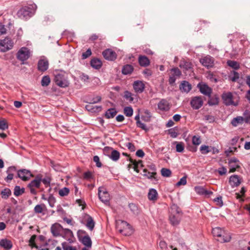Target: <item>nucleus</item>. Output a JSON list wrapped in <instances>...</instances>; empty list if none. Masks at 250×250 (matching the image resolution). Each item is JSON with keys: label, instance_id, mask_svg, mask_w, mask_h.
Returning a JSON list of instances; mask_svg holds the SVG:
<instances>
[{"label": "nucleus", "instance_id": "f257e3e1", "mask_svg": "<svg viewBox=\"0 0 250 250\" xmlns=\"http://www.w3.org/2000/svg\"><path fill=\"white\" fill-rule=\"evenodd\" d=\"M116 229L121 234L129 236L133 232L131 226L126 222L118 220L116 222Z\"/></svg>", "mask_w": 250, "mask_h": 250}, {"label": "nucleus", "instance_id": "f03ea898", "mask_svg": "<svg viewBox=\"0 0 250 250\" xmlns=\"http://www.w3.org/2000/svg\"><path fill=\"white\" fill-rule=\"evenodd\" d=\"M212 233L214 237H218L217 240L222 243L229 242L231 239L230 235L226 234L224 230L219 227L213 228Z\"/></svg>", "mask_w": 250, "mask_h": 250}, {"label": "nucleus", "instance_id": "7ed1b4c3", "mask_svg": "<svg viewBox=\"0 0 250 250\" xmlns=\"http://www.w3.org/2000/svg\"><path fill=\"white\" fill-rule=\"evenodd\" d=\"M42 175L41 174L37 175L35 179L32 180L28 185L30 189V192L33 195H36L37 193L36 188H39L41 184Z\"/></svg>", "mask_w": 250, "mask_h": 250}, {"label": "nucleus", "instance_id": "20e7f679", "mask_svg": "<svg viewBox=\"0 0 250 250\" xmlns=\"http://www.w3.org/2000/svg\"><path fill=\"white\" fill-rule=\"evenodd\" d=\"M31 55V52L30 49L26 47H22L20 49L16 54L17 58L19 61L23 62L28 60Z\"/></svg>", "mask_w": 250, "mask_h": 250}, {"label": "nucleus", "instance_id": "39448f33", "mask_svg": "<svg viewBox=\"0 0 250 250\" xmlns=\"http://www.w3.org/2000/svg\"><path fill=\"white\" fill-rule=\"evenodd\" d=\"M222 98L224 104L227 106H237L238 105V103L235 101V98L230 92L223 93L222 95Z\"/></svg>", "mask_w": 250, "mask_h": 250}, {"label": "nucleus", "instance_id": "423d86ee", "mask_svg": "<svg viewBox=\"0 0 250 250\" xmlns=\"http://www.w3.org/2000/svg\"><path fill=\"white\" fill-rule=\"evenodd\" d=\"M54 81L57 85L63 88L68 86L69 84L65 75L62 73H58L55 75Z\"/></svg>", "mask_w": 250, "mask_h": 250}, {"label": "nucleus", "instance_id": "0eeeda50", "mask_svg": "<svg viewBox=\"0 0 250 250\" xmlns=\"http://www.w3.org/2000/svg\"><path fill=\"white\" fill-rule=\"evenodd\" d=\"M179 67L183 69V72L188 75H190V73L193 72V68L192 63L185 59L180 61Z\"/></svg>", "mask_w": 250, "mask_h": 250}, {"label": "nucleus", "instance_id": "6e6552de", "mask_svg": "<svg viewBox=\"0 0 250 250\" xmlns=\"http://www.w3.org/2000/svg\"><path fill=\"white\" fill-rule=\"evenodd\" d=\"M13 46L11 40L6 38L4 40H0V51L6 52L11 49Z\"/></svg>", "mask_w": 250, "mask_h": 250}, {"label": "nucleus", "instance_id": "1a4fd4ad", "mask_svg": "<svg viewBox=\"0 0 250 250\" xmlns=\"http://www.w3.org/2000/svg\"><path fill=\"white\" fill-rule=\"evenodd\" d=\"M98 195L100 200L106 205L108 204L110 196L108 192L103 187H100L98 189Z\"/></svg>", "mask_w": 250, "mask_h": 250}, {"label": "nucleus", "instance_id": "9d476101", "mask_svg": "<svg viewBox=\"0 0 250 250\" xmlns=\"http://www.w3.org/2000/svg\"><path fill=\"white\" fill-rule=\"evenodd\" d=\"M171 74L169 76L168 82L170 84L175 83L177 78L180 77L182 75L181 71L177 68H173L170 69Z\"/></svg>", "mask_w": 250, "mask_h": 250}, {"label": "nucleus", "instance_id": "9b49d317", "mask_svg": "<svg viewBox=\"0 0 250 250\" xmlns=\"http://www.w3.org/2000/svg\"><path fill=\"white\" fill-rule=\"evenodd\" d=\"M17 175L18 177L24 181H28L31 177H34V175L31 173L30 171L25 169L18 170L17 171Z\"/></svg>", "mask_w": 250, "mask_h": 250}, {"label": "nucleus", "instance_id": "f8f14e48", "mask_svg": "<svg viewBox=\"0 0 250 250\" xmlns=\"http://www.w3.org/2000/svg\"><path fill=\"white\" fill-rule=\"evenodd\" d=\"M203 101L201 97H194L190 101V105L194 109H198L203 105Z\"/></svg>", "mask_w": 250, "mask_h": 250}, {"label": "nucleus", "instance_id": "ddd939ff", "mask_svg": "<svg viewBox=\"0 0 250 250\" xmlns=\"http://www.w3.org/2000/svg\"><path fill=\"white\" fill-rule=\"evenodd\" d=\"M30 8L28 7H23L18 11L17 15L21 19H26L30 17Z\"/></svg>", "mask_w": 250, "mask_h": 250}, {"label": "nucleus", "instance_id": "4468645a", "mask_svg": "<svg viewBox=\"0 0 250 250\" xmlns=\"http://www.w3.org/2000/svg\"><path fill=\"white\" fill-rule=\"evenodd\" d=\"M102 54L105 59L108 61H114L117 58V54L115 52L110 49H106L103 52Z\"/></svg>", "mask_w": 250, "mask_h": 250}, {"label": "nucleus", "instance_id": "2eb2a0df", "mask_svg": "<svg viewBox=\"0 0 250 250\" xmlns=\"http://www.w3.org/2000/svg\"><path fill=\"white\" fill-rule=\"evenodd\" d=\"M197 87L202 94L208 97L210 96L212 89L207 84L199 83Z\"/></svg>", "mask_w": 250, "mask_h": 250}, {"label": "nucleus", "instance_id": "dca6fc26", "mask_svg": "<svg viewBox=\"0 0 250 250\" xmlns=\"http://www.w3.org/2000/svg\"><path fill=\"white\" fill-rule=\"evenodd\" d=\"M240 163L239 160L235 158H232L229 160V172H233L235 171L237 168L240 167Z\"/></svg>", "mask_w": 250, "mask_h": 250}, {"label": "nucleus", "instance_id": "f3484780", "mask_svg": "<svg viewBox=\"0 0 250 250\" xmlns=\"http://www.w3.org/2000/svg\"><path fill=\"white\" fill-rule=\"evenodd\" d=\"M200 62L205 67H211L213 65L214 60L210 56H207L200 60Z\"/></svg>", "mask_w": 250, "mask_h": 250}, {"label": "nucleus", "instance_id": "a211bd4d", "mask_svg": "<svg viewBox=\"0 0 250 250\" xmlns=\"http://www.w3.org/2000/svg\"><path fill=\"white\" fill-rule=\"evenodd\" d=\"M16 172H17V171L15 167H9L6 170L7 176L5 178V181L7 182L11 181L13 179L14 175Z\"/></svg>", "mask_w": 250, "mask_h": 250}, {"label": "nucleus", "instance_id": "6ab92c4d", "mask_svg": "<svg viewBox=\"0 0 250 250\" xmlns=\"http://www.w3.org/2000/svg\"><path fill=\"white\" fill-rule=\"evenodd\" d=\"M133 88L136 93H142L145 89V84L142 81H136L133 84Z\"/></svg>", "mask_w": 250, "mask_h": 250}, {"label": "nucleus", "instance_id": "aec40b11", "mask_svg": "<svg viewBox=\"0 0 250 250\" xmlns=\"http://www.w3.org/2000/svg\"><path fill=\"white\" fill-rule=\"evenodd\" d=\"M38 68L39 70L43 72L46 71L48 68V62L46 59H40L38 63Z\"/></svg>", "mask_w": 250, "mask_h": 250}, {"label": "nucleus", "instance_id": "412c9836", "mask_svg": "<svg viewBox=\"0 0 250 250\" xmlns=\"http://www.w3.org/2000/svg\"><path fill=\"white\" fill-rule=\"evenodd\" d=\"M105 149H108L111 150V154L109 155V157L113 161H117L120 157V152L115 149H113L112 147H106Z\"/></svg>", "mask_w": 250, "mask_h": 250}, {"label": "nucleus", "instance_id": "4be33fe9", "mask_svg": "<svg viewBox=\"0 0 250 250\" xmlns=\"http://www.w3.org/2000/svg\"><path fill=\"white\" fill-rule=\"evenodd\" d=\"M158 107L159 109L163 111H168L170 108L168 102L165 99L160 101L158 104Z\"/></svg>", "mask_w": 250, "mask_h": 250}, {"label": "nucleus", "instance_id": "5701e85b", "mask_svg": "<svg viewBox=\"0 0 250 250\" xmlns=\"http://www.w3.org/2000/svg\"><path fill=\"white\" fill-rule=\"evenodd\" d=\"M0 246L6 250H10L13 245L10 240L7 239H2L0 241Z\"/></svg>", "mask_w": 250, "mask_h": 250}, {"label": "nucleus", "instance_id": "b1692460", "mask_svg": "<svg viewBox=\"0 0 250 250\" xmlns=\"http://www.w3.org/2000/svg\"><path fill=\"white\" fill-rule=\"evenodd\" d=\"M229 183L232 187L238 186L241 183L239 177L236 175L231 176L229 178Z\"/></svg>", "mask_w": 250, "mask_h": 250}, {"label": "nucleus", "instance_id": "393cba45", "mask_svg": "<svg viewBox=\"0 0 250 250\" xmlns=\"http://www.w3.org/2000/svg\"><path fill=\"white\" fill-rule=\"evenodd\" d=\"M181 214H170L169 220L173 226H176L179 224L181 219Z\"/></svg>", "mask_w": 250, "mask_h": 250}, {"label": "nucleus", "instance_id": "a878e982", "mask_svg": "<svg viewBox=\"0 0 250 250\" xmlns=\"http://www.w3.org/2000/svg\"><path fill=\"white\" fill-rule=\"evenodd\" d=\"M85 108L91 112H99L102 110V107L101 106L94 105L92 104L89 103L85 106Z\"/></svg>", "mask_w": 250, "mask_h": 250}, {"label": "nucleus", "instance_id": "bb28decb", "mask_svg": "<svg viewBox=\"0 0 250 250\" xmlns=\"http://www.w3.org/2000/svg\"><path fill=\"white\" fill-rule=\"evenodd\" d=\"M139 64L141 66L146 67L149 65L150 61L146 56L140 55L138 58Z\"/></svg>", "mask_w": 250, "mask_h": 250}, {"label": "nucleus", "instance_id": "cd10ccee", "mask_svg": "<svg viewBox=\"0 0 250 250\" xmlns=\"http://www.w3.org/2000/svg\"><path fill=\"white\" fill-rule=\"evenodd\" d=\"M80 240L86 247L87 248H91L92 246V241L90 237L88 235L82 237L81 239H80Z\"/></svg>", "mask_w": 250, "mask_h": 250}, {"label": "nucleus", "instance_id": "c85d7f7f", "mask_svg": "<svg viewBox=\"0 0 250 250\" xmlns=\"http://www.w3.org/2000/svg\"><path fill=\"white\" fill-rule=\"evenodd\" d=\"M148 198L149 200L155 201L158 199V193L157 190L154 188H151L149 190L147 195Z\"/></svg>", "mask_w": 250, "mask_h": 250}, {"label": "nucleus", "instance_id": "c756f323", "mask_svg": "<svg viewBox=\"0 0 250 250\" xmlns=\"http://www.w3.org/2000/svg\"><path fill=\"white\" fill-rule=\"evenodd\" d=\"M180 90L186 93H188L191 89V84L187 81H183L180 85Z\"/></svg>", "mask_w": 250, "mask_h": 250}, {"label": "nucleus", "instance_id": "7c9ffc66", "mask_svg": "<svg viewBox=\"0 0 250 250\" xmlns=\"http://www.w3.org/2000/svg\"><path fill=\"white\" fill-rule=\"evenodd\" d=\"M143 175L148 179L155 178V176L156 175L155 167H153L152 171H148L146 169H144Z\"/></svg>", "mask_w": 250, "mask_h": 250}, {"label": "nucleus", "instance_id": "2f4dec72", "mask_svg": "<svg viewBox=\"0 0 250 250\" xmlns=\"http://www.w3.org/2000/svg\"><path fill=\"white\" fill-rule=\"evenodd\" d=\"M244 123V118L241 116H238L234 118L231 122V125L233 126H237L239 125H242Z\"/></svg>", "mask_w": 250, "mask_h": 250}, {"label": "nucleus", "instance_id": "473e14b6", "mask_svg": "<svg viewBox=\"0 0 250 250\" xmlns=\"http://www.w3.org/2000/svg\"><path fill=\"white\" fill-rule=\"evenodd\" d=\"M134 68L130 64H126L124 65L122 70V73L124 75L131 74L133 71Z\"/></svg>", "mask_w": 250, "mask_h": 250}, {"label": "nucleus", "instance_id": "72a5a7b5", "mask_svg": "<svg viewBox=\"0 0 250 250\" xmlns=\"http://www.w3.org/2000/svg\"><path fill=\"white\" fill-rule=\"evenodd\" d=\"M151 115L150 111L147 109L144 110L143 114L141 116V119L143 121L149 122L150 121Z\"/></svg>", "mask_w": 250, "mask_h": 250}, {"label": "nucleus", "instance_id": "f704fd0d", "mask_svg": "<svg viewBox=\"0 0 250 250\" xmlns=\"http://www.w3.org/2000/svg\"><path fill=\"white\" fill-rule=\"evenodd\" d=\"M117 111L115 108H111L108 109L105 113V117L107 119L113 118L117 114Z\"/></svg>", "mask_w": 250, "mask_h": 250}, {"label": "nucleus", "instance_id": "c9c22d12", "mask_svg": "<svg viewBox=\"0 0 250 250\" xmlns=\"http://www.w3.org/2000/svg\"><path fill=\"white\" fill-rule=\"evenodd\" d=\"M91 66L95 69H98L101 68L102 65L101 61L98 59H93L90 62Z\"/></svg>", "mask_w": 250, "mask_h": 250}, {"label": "nucleus", "instance_id": "e433bc0d", "mask_svg": "<svg viewBox=\"0 0 250 250\" xmlns=\"http://www.w3.org/2000/svg\"><path fill=\"white\" fill-rule=\"evenodd\" d=\"M86 226L90 230H93L94 228L95 222L93 218L90 216H88V217L86 219Z\"/></svg>", "mask_w": 250, "mask_h": 250}, {"label": "nucleus", "instance_id": "4c0bfd02", "mask_svg": "<svg viewBox=\"0 0 250 250\" xmlns=\"http://www.w3.org/2000/svg\"><path fill=\"white\" fill-rule=\"evenodd\" d=\"M170 214H181V210L180 208L176 205H173L170 208Z\"/></svg>", "mask_w": 250, "mask_h": 250}, {"label": "nucleus", "instance_id": "58836bf2", "mask_svg": "<svg viewBox=\"0 0 250 250\" xmlns=\"http://www.w3.org/2000/svg\"><path fill=\"white\" fill-rule=\"evenodd\" d=\"M195 192L200 195L208 194V192L203 187L196 186L194 188Z\"/></svg>", "mask_w": 250, "mask_h": 250}, {"label": "nucleus", "instance_id": "ea45409f", "mask_svg": "<svg viewBox=\"0 0 250 250\" xmlns=\"http://www.w3.org/2000/svg\"><path fill=\"white\" fill-rule=\"evenodd\" d=\"M227 63L228 66L235 70L238 69L240 67L239 63L236 61L229 60L227 61Z\"/></svg>", "mask_w": 250, "mask_h": 250}, {"label": "nucleus", "instance_id": "a19ab883", "mask_svg": "<svg viewBox=\"0 0 250 250\" xmlns=\"http://www.w3.org/2000/svg\"><path fill=\"white\" fill-rule=\"evenodd\" d=\"M24 188H21L20 186H16L14 188V194L16 196H19L24 192Z\"/></svg>", "mask_w": 250, "mask_h": 250}, {"label": "nucleus", "instance_id": "79ce46f5", "mask_svg": "<svg viewBox=\"0 0 250 250\" xmlns=\"http://www.w3.org/2000/svg\"><path fill=\"white\" fill-rule=\"evenodd\" d=\"M210 98L208 101V104L209 105H217L219 103V98L217 96L209 97Z\"/></svg>", "mask_w": 250, "mask_h": 250}, {"label": "nucleus", "instance_id": "37998d69", "mask_svg": "<svg viewBox=\"0 0 250 250\" xmlns=\"http://www.w3.org/2000/svg\"><path fill=\"white\" fill-rule=\"evenodd\" d=\"M129 161H130V163H131L133 165H134V167H133V168L134 169V170L135 171H136L137 172H139V170L138 169V165L139 164H141V167H143L142 163V161H139V162H137L136 161H134L133 160H132L131 158H130L129 159Z\"/></svg>", "mask_w": 250, "mask_h": 250}, {"label": "nucleus", "instance_id": "c03bdc74", "mask_svg": "<svg viewBox=\"0 0 250 250\" xmlns=\"http://www.w3.org/2000/svg\"><path fill=\"white\" fill-rule=\"evenodd\" d=\"M200 151L203 154H206L209 152L211 151V146H209L206 145H202L201 146L200 148Z\"/></svg>", "mask_w": 250, "mask_h": 250}, {"label": "nucleus", "instance_id": "a18cd8bd", "mask_svg": "<svg viewBox=\"0 0 250 250\" xmlns=\"http://www.w3.org/2000/svg\"><path fill=\"white\" fill-rule=\"evenodd\" d=\"M60 228V226L58 225H53L51 228V232L54 236H58L59 235V229Z\"/></svg>", "mask_w": 250, "mask_h": 250}, {"label": "nucleus", "instance_id": "49530a36", "mask_svg": "<svg viewBox=\"0 0 250 250\" xmlns=\"http://www.w3.org/2000/svg\"><path fill=\"white\" fill-rule=\"evenodd\" d=\"M174 144H176V150L178 152H182L184 149V144L182 142H174Z\"/></svg>", "mask_w": 250, "mask_h": 250}, {"label": "nucleus", "instance_id": "de8ad7c7", "mask_svg": "<svg viewBox=\"0 0 250 250\" xmlns=\"http://www.w3.org/2000/svg\"><path fill=\"white\" fill-rule=\"evenodd\" d=\"M124 114L127 117H131L133 115V110L131 106H127L124 109Z\"/></svg>", "mask_w": 250, "mask_h": 250}, {"label": "nucleus", "instance_id": "09e8293b", "mask_svg": "<svg viewBox=\"0 0 250 250\" xmlns=\"http://www.w3.org/2000/svg\"><path fill=\"white\" fill-rule=\"evenodd\" d=\"M45 206L44 204L37 205L34 209V212L36 213H41L43 212Z\"/></svg>", "mask_w": 250, "mask_h": 250}, {"label": "nucleus", "instance_id": "8fccbe9b", "mask_svg": "<svg viewBox=\"0 0 250 250\" xmlns=\"http://www.w3.org/2000/svg\"><path fill=\"white\" fill-rule=\"evenodd\" d=\"M50 83V79L49 76H43L42 79L41 84L43 86H46L49 85Z\"/></svg>", "mask_w": 250, "mask_h": 250}, {"label": "nucleus", "instance_id": "3c124183", "mask_svg": "<svg viewBox=\"0 0 250 250\" xmlns=\"http://www.w3.org/2000/svg\"><path fill=\"white\" fill-rule=\"evenodd\" d=\"M133 95L128 91H125L124 93V98L129 102H132L134 100Z\"/></svg>", "mask_w": 250, "mask_h": 250}, {"label": "nucleus", "instance_id": "603ef678", "mask_svg": "<svg viewBox=\"0 0 250 250\" xmlns=\"http://www.w3.org/2000/svg\"><path fill=\"white\" fill-rule=\"evenodd\" d=\"M69 192V189L67 188L64 187L59 190V194L62 196H65L68 194Z\"/></svg>", "mask_w": 250, "mask_h": 250}, {"label": "nucleus", "instance_id": "864d4df0", "mask_svg": "<svg viewBox=\"0 0 250 250\" xmlns=\"http://www.w3.org/2000/svg\"><path fill=\"white\" fill-rule=\"evenodd\" d=\"M161 174L163 176L166 177H169L171 174V171L170 169L166 168H163L161 170Z\"/></svg>", "mask_w": 250, "mask_h": 250}, {"label": "nucleus", "instance_id": "5fc2aeb1", "mask_svg": "<svg viewBox=\"0 0 250 250\" xmlns=\"http://www.w3.org/2000/svg\"><path fill=\"white\" fill-rule=\"evenodd\" d=\"M129 208L131 212L134 214H138L139 213V210L137 206L134 204H129Z\"/></svg>", "mask_w": 250, "mask_h": 250}, {"label": "nucleus", "instance_id": "6e6d98bb", "mask_svg": "<svg viewBox=\"0 0 250 250\" xmlns=\"http://www.w3.org/2000/svg\"><path fill=\"white\" fill-rule=\"evenodd\" d=\"M11 190L9 188H5L1 192L2 197L5 199L7 198L11 195Z\"/></svg>", "mask_w": 250, "mask_h": 250}, {"label": "nucleus", "instance_id": "4d7b16f0", "mask_svg": "<svg viewBox=\"0 0 250 250\" xmlns=\"http://www.w3.org/2000/svg\"><path fill=\"white\" fill-rule=\"evenodd\" d=\"M244 122L246 123H250V111L248 110L245 111L243 113Z\"/></svg>", "mask_w": 250, "mask_h": 250}, {"label": "nucleus", "instance_id": "13d9d810", "mask_svg": "<svg viewBox=\"0 0 250 250\" xmlns=\"http://www.w3.org/2000/svg\"><path fill=\"white\" fill-rule=\"evenodd\" d=\"M62 247L63 250H77L76 247L69 245L66 243H62Z\"/></svg>", "mask_w": 250, "mask_h": 250}, {"label": "nucleus", "instance_id": "bf43d9fd", "mask_svg": "<svg viewBox=\"0 0 250 250\" xmlns=\"http://www.w3.org/2000/svg\"><path fill=\"white\" fill-rule=\"evenodd\" d=\"M192 142V144L195 146L199 145L201 143L200 137H197L196 136H193Z\"/></svg>", "mask_w": 250, "mask_h": 250}, {"label": "nucleus", "instance_id": "052dcab7", "mask_svg": "<svg viewBox=\"0 0 250 250\" xmlns=\"http://www.w3.org/2000/svg\"><path fill=\"white\" fill-rule=\"evenodd\" d=\"M136 125L138 127L141 128L142 129L146 131H147L148 130L146 125L145 124L142 123L141 121L137 122Z\"/></svg>", "mask_w": 250, "mask_h": 250}, {"label": "nucleus", "instance_id": "680f3d73", "mask_svg": "<svg viewBox=\"0 0 250 250\" xmlns=\"http://www.w3.org/2000/svg\"><path fill=\"white\" fill-rule=\"evenodd\" d=\"M239 78V74L236 71L233 72V76H229V79L232 82L237 81Z\"/></svg>", "mask_w": 250, "mask_h": 250}, {"label": "nucleus", "instance_id": "e2e57ef3", "mask_svg": "<svg viewBox=\"0 0 250 250\" xmlns=\"http://www.w3.org/2000/svg\"><path fill=\"white\" fill-rule=\"evenodd\" d=\"M8 127V125L5 120H0V129L4 130L7 129Z\"/></svg>", "mask_w": 250, "mask_h": 250}, {"label": "nucleus", "instance_id": "0e129e2a", "mask_svg": "<svg viewBox=\"0 0 250 250\" xmlns=\"http://www.w3.org/2000/svg\"><path fill=\"white\" fill-rule=\"evenodd\" d=\"M187 184V177L184 176L176 184V186L179 187L180 186H184Z\"/></svg>", "mask_w": 250, "mask_h": 250}, {"label": "nucleus", "instance_id": "69168bd1", "mask_svg": "<svg viewBox=\"0 0 250 250\" xmlns=\"http://www.w3.org/2000/svg\"><path fill=\"white\" fill-rule=\"evenodd\" d=\"M91 55V51L90 49H88L85 52L82 54V59H85Z\"/></svg>", "mask_w": 250, "mask_h": 250}, {"label": "nucleus", "instance_id": "338daca9", "mask_svg": "<svg viewBox=\"0 0 250 250\" xmlns=\"http://www.w3.org/2000/svg\"><path fill=\"white\" fill-rule=\"evenodd\" d=\"M93 161L96 163V166L98 167H102V164L100 161V158L98 156H95L93 157Z\"/></svg>", "mask_w": 250, "mask_h": 250}, {"label": "nucleus", "instance_id": "774afa93", "mask_svg": "<svg viewBox=\"0 0 250 250\" xmlns=\"http://www.w3.org/2000/svg\"><path fill=\"white\" fill-rule=\"evenodd\" d=\"M218 172L221 175H223L226 174L227 170L225 167H222L220 168H219L217 170Z\"/></svg>", "mask_w": 250, "mask_h": 250}]
</instances>
